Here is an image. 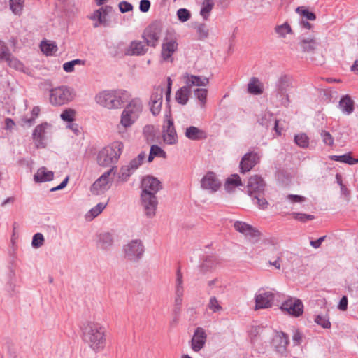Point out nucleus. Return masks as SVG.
<instances>
[{
  "mask_svg": "<svg viewBox=\"0 0 358 358\" xmlns=\"http://www.w3.org/2000/svg\"><path fill=\"white\" fill-rule=\"evenodd\" d=\"M83 341L95 352L102 351L106 344V329L101 323L88 321L82 327Z\"/></svg>",
  "mask_w": 358,
  "mask_h": 358,
  "instance_id": "nucleus-1",
  "label": "nucleus"
},
{
  "mask_svg": "<svg viewBox=\"0 0 358 358\" xmlns=\"http://www.w3.org/2000/svg\"><path fill=\"white\" fill-rule=\"evenodd\" d=\"M143 105L138 98H134L125 106L120 116V124L117 125L118 133L121 135L127 132L139 118L143 112Z\"/></svg>",
  "mask_w": 358,
  "mask_h": 358,
  "instance_id": "nucleus-2",
  "label": "nucleus"
},
{
  "mask_svg": "<svg viewBox=\"0 0 358 358\" xmlns=\"http://www.w3.org/2000/svg\"><path fill=\"white\" fill-rule=\"evenodd\" d=\"M124 149V144L120 141H114L108 146L103 148L97 154L96 161L103 167L116 166Z\"/></svg>",
  "mask_w": 358,
  "mask_h": 358,
  "instance_id": "nucleus-3",
  "label": "nucleus"
},
{
  "mask_svg": "<svg viewBox=\"0 0 358 358\" xmlns=\"http://www.w3.org/2000/svg\"><path fill=\"white\" fill-rule=\"evenodd\" d=\"M128 92L123 90H104L95 96L97 104L108 109H117L121 108Z\"/></svg>",
  "mask_w": 358,
  "mask_h": 358,
  "instance_id": "nucleus-4",
  "label": "nucleus"
},
{
  "mask_svg": "<svg viewBox=\"0 0 358 358\" xmlns=\"http://www.w3.org/2000/svg\"><path fill=\"white\" fill-rule=\"evenodd\" d=\"M247 192L253 203L259 209L265 210L268 208V202L264 197L265 183L261 177L255 175L249 178Z\"/></svg>",
  "mask_w": 358,
  "mask_h": 358,
  "instance_id": "nucleus-5",
  "label": "nucleus"
},
{
  "mask_svg": "<svg viewBox=\"0 0 358 358\" xmlns=\"http://www.w3.org/2000/svg\"><path fill=\"white\" fill-rule=\"evenodd\" d=\"M74 90L66 85L52 88L50 92V102L52 106H60L73 100Z\"/></svg>",
  "mask_w": 358,
  "mask_h": 358,
  "instance_id": "nucleus-6",
  "label": "nucleus"
},
{
  "mask_svg": "<svg viewBox=\"0 0 358 358\" xmlns=\"http://www.w3.org/2000/svg\"><path fill=\"white\" fill-rule=\"evenodd\" d=\"M294 87V79L287 74L280 75L275 83L277 95L282 98V104L288 106L290 102L288 92Z\"/></svg>",
  "mask_w": 358,
  "mask_h": 358,
  "instance_id": "nucleus-7",
  "label": "nucleus"
},
{
  "mask_svg": "<svg viewBox=\"0 0 358 358\" xmlns=\"http://www.w3.org/2000/svg\"><path fill=\"white\" fill-rule=\"evenodd\" d=\"M178 38L174 33L167 32L162 44L161 57L163 61L172 62L173 55L178 50Z\"/></svg>",
  "mask_w": 358,
  "mask_h": 358,
  "instance_id": "nucleus-8",
  "label": "nucleus"
},
{
  "mask_svg": "<svg viewBox=\"0 0 358 358\" xmlns=\"http://www.w3.org/2000/svg\"><path fill=\"white\" fill-rule=\"evenodd\" d=\"M124 257L131 262H137L143 256L145 247L140 239H134L124 245Z\"/></svg>",
  "mask_w": 358,
  "mask_h": 358,
  "instance_id": "nucleus-9",
  "label": "nucleus"
},
{
  "mask_svg": "<svg viewBox=\"0 0 358 358\" xmlns=\"http://www.w3.org/2000/svg\"><path fill=\"white\" fill-rule=\"evenodd\" d=\"M117 171V166H112L109 170L104 172L92 185L90 191L93 194L99 195L110 187V184L113 182V178L110 176L112 173L115 174Z\"/></svg>",
  "mask_w": 358,
  "mask_h": 358,
  "instance_id": "nucleus-10",
  "label": "nucleus"
},
{
  "mask_svg": "<svg viewBox=\"0 0 358 358\" xmlns=\"http://www.w3.org/2000/svg\"><path fill=\"white\" fill-rule=\"evenodd\" d=\"M162 31V25L159 22H155L150 24L143 34V38L147 45L155 48L161 36Z\"/></svg>",
  "mask_w": 358,
  "mask_h": 358,
  "instance_id": "nucleus-11",
  "label": "nucleus"
},
{
  "mask_svg": "<svg viewBox=\"0 0 358 358\" xmlns=\"http://www.w3.org/2000/svg\"><path fill=\"white\" fill-rule=\"evenodd\" d=\"M141 201L145 216L148 218L154 217L158 205L156 195L148 192L141 193Z\"/></svg>",
  "mask_w": 358,
  "mask_h": 358,
  "instance_id": "nucleus-12",
  "label": "nucleus"
},
{
  "mask_svg": "<svg viewBox=\"0 0 358 358\" xmlns=\"http://www.w3.org/2000/svg\"><path fill=\"white\" fill-rule=\"evenodd\" d=\"M145 158V152H141L136 158L131 159L129 164L122 166L120 171V178L123 181H127L143 164Z\"/></svg>",
  "mask_w": 358,
  "mask_h": 358,
  "instance_id": "nucleus-13",
  "label": "nucleus"
},
{
  "mask_svg": "<svg viewBox=\"0 0 358 358\" xmlns=\"http://www.w3.org/2000/svg\"><path fill=\"white\" fill-rule=\"evenodd\" d=\"M166 121L162 127L163 140L168 145H174L178 142V136L174 127L173 120L169 114L165 115Z\"/></svg>",
  "mask_w": 358,
  "mask_h": 358,
  "instance_id": "nucleus-14",
  "label": "nucleus"
},
{
  "mask_svg": "<svg viewBox=\"0 0 358 358\" xmlns=\"http://www.w3.org/2000/svg\"><path fill=\"white\" fill-rule=\"evenodd\" d=\"M275 299V294L272 291H264L260 289L255 294V309H264L271 308Z\"/></svg>",
  "mask_w": 358,
  "mask_h": 358,
  "instance_id": "nucleus-15",
  "label": "nucleus"
},
{
  "mask_svg": "<svg viewBox=\"0 0 358 358\" xmlns=\"http://www.w3.org/2000/svg\"><path fill=\"white\" fill-rule=\"evenodd\" d=\"M281 310L294 317H299L303 313V304L300 299L289 298L285 301L280 307Z\"/></svg>",
  "mask_w": 358,
  "mask_h": 358,
  "instance_id": "nucleus-16",
  "label": "nucleus"
},
{
  "mask_svg": "<svg viewBox=\"0 0 358 358\" xmlns=\"http://www.w3.org/2000/svg\"><path fill=\"white\" fill-rule=\"evenodd\" d=\"M162 187L160 181L153 176H147L141 181V193L148 192L156 195Z\"/></svg>",
  "mask_w": 358,
  "mask_h": 358,
  "instance_id": "nucleus-17",
  "label": "nucleus"
},
{
  "mask_svg": "<svg viewBox=\"0 0 358 358\" xmlns=\"http://www.w3.org/2000/svg\"><path fill=\"white\" fill-rule=\"evenodd\" d=\"M234 227L237 231L243 234L246 237L253 239L255 241H257L260 236V232L258 230L246 222L236 221Z\"/></svg>",
  "mask_w": 358,
  "mask_h": 358,
  "instance_id": "nucleus-18",
  "label": "nucleus"
},
{
  "mask_svg": "<svg viewBox=\"0 0 358 358\" xmlns=\"http://www.w3.org/2000/svg\"><path fill=\"white\" fill-rule=\"evenodd\" d=\"M259 161L257 153L248 152L244 155L240 162L241 173L250 171Z\"/></svg>",
  "mask_w": 358,
  "mask_h": 358,
  "instance_id": "nucleus-19",
  "label": "nucleus"
},
{
  "mask_svg": "<svg viewBox=\"0 0 358 358\" xmlns=\"http://www.w3.org/2000/svg\"><path fill=\"white\" fill-rule=\"evenodd\" d=\"M220 182L213 172H208L203 177L201 181V187L212 192L217 191L220 187Z\"/></svg>",
  "mask_w": 358,
  "mask_h": 358,
  "instance_id": "nucleus-20",
  "label": "nucleus"
},
{
  "mask_svg": "<svg viewBox=\"0 0 358 358\" xmlns=\"http://www.w3.org/2000/svg\"><path fill=\"white\" fill-rule=\"evenodd\" d=\"M206 338L205 330L201 327H197L191 341L192 350L195 352L201 350L206 343Z\"/></svg>",
  "mask_w": 358,
  "mask_h": 358,
  "instance_id": "nucleus-21",
  "label": "nucleus"
},
{
  "mask_svg": "<svg viewBox=\"0 0 358 358\" xmlns=\"http://www.w3.org/2000/svg\"><path fill=\"white\" fill-rule=\"evenodd\" d=\"M183 79L185 80V86L189 90H191V87L194 86L206 87L209 83V80L206 77L194 76L187 73L183 76Z\"/></svg>",
  "mask_w": 358,
  "mask_h": 358,
  "instance_id": "nucleus-22",
  "label": "nucleus"
},
{
  "mask_svg": "<svg viewBox=\"0 0 358 358\" xmlns=\"http://www.w3.org/2000/svg\"><path fill=\"white\" fill-rule=\"evenodd\" d=\"M49 127L47 122L42 123L36 126L33 131L32 138L35 142L36 146L39 148H45V130Z\"/></svg>",
  "mask_w": 358,
  "mask_h": 358,
  "instance_id": "nucleus-23",
  "label": "nucleus"
},
{
  "mask_svg": "<svg viewBox=\"0 0 358 358\" xmlns=\"http://www.w3.org/2000/svg\"><path fill=\"white\" fill-rule=\"evenodd\" d=\"M258 122L260 124L266 127V128L271 127V128L275 131L278 136L281 134V131L278 127V121L275 118L271 113L268 111L264 112L261 118L259 119Z\"/></svg>",
  "mask_w": 358,
  "mask_h": 358,
  "instance_id": "nucleus-24",
  "label": "nucleus"
},
{
  "mask_svg": "<svg viewBox=\"0 0 358 358\" xmlns=\"http://www.w3.org/2000/svg\"><path fill=\"white\" fill-rule=\"evenodd\" d=\"M289 343V336L282 332H278L273 339V344L276 350L281 354L286 352L287 347Z\"/></svg>",
  "mask_w": 358,
  "mask_h": 358,
  "instance_id": "nucleus-25",
  "label": "nucleus"
},
{
  "mask_svg": "<svg viewBox=\"0 0 358 358\" xmlns=\"http://www.w3.org/2000/svg\"><path fill=\"white\" fill-rule=\"evenodd\" d=\"M113 10V7L110 6H106L100 8L99 9L94 12L91 19L93 20H97L94 23V27H98L101 24L106 25V17Z\"/></svg>",
  "mask_w": 358,
  "mask_h": 358,
  "instance_id": "nucleus-26",
  "label": "nucleus"
},
{
  "mask_svg": "<svg viewBox=\"0 0 358 358\" xmlns=\"http://www.w3.org/2000/svg\"><path fill=\"white\" fill-rule=\"evenodd\" d=\"M148 46L145 42L134 41L127 48L125 54L127 55H143L147 52Z\"/></svg>",
  "mask_w": 358,
  "mask_h": 358,
  "instance_id": "nucleus-27",
  "label": "nucleus"
},
{
  "mask_svg": "<svg viewBox=\"0 0 358 358\" xmlns=\"http://www.w3.org/2000/svg\"><path fill=\"white\" fill-rule=\"evenodd\" d=\"M299 45L304 52H313L319 45V42L315 36L301 37Z\"/></svg>",
  "mask_w": 358,
  "mask_h": 358,
  "instance_id": "nucleus-28",
  "label": "nucleus"
},
{
  "mask_svg": "<svg viewBox=\"0 0 358 358\" xmlns=\"http://www.w3.org/2000/svg\"><path fill=\"white\" fill-rule=\"evenodd\" d=\"M185 136L192 141H198L205 139L206 138V133L194 126H190L186 129Z\"/></svg>",
  "mask_w": 358,
  "mask_h": 358,
  "instance_id": "nucleus-29",
  "label": "nucleus"
},
{
  "mask_svg": "<svg viewBox=\"0 0 358 358\" xmlns=\"http://www.w3.org/2000/svg\"><path fill=\"white\" fill-rule=\"evenodd\" d=\"M54 173L51 171H48L44 166L39 168L36 173L34 176V180L36 182H44L51 181L53 180Z\"/></svg>",
  "mask_w": 358,
  "mask_h": 358,
  "instance_id": "nucleus-30",
  "label": "nucleus"
},
{
  "mask_svg": "<svg viewBox=\"0 0 358 358\" xmlns=\"http://www.w3.org/2000/svg\"><path fill=\"white\" fill-rule=\"evenodd\" d=\"M339 108L346 115H350L355 109V102L349 95L342 96L339 101Z\"/></svg>",
  "mask_w": 358,
  "mask_h": 358,
  "instance_id": "nucleus-31",
  "label": "nucleus"
},
{
  "mask_svg": "<svg viewBox=\"0 0 358 358\" xmlns=\"http://www.w3.org/2000/svg\"><path fill=\"white\" fill-rule=\"evenodd\" d=\"M242 182L241 179L238 174H232L229 176L225 183H224V189L229 193L233 192L235 187L241 186Z\"/></svg>",
  "mask_w": 358,
  "mask_h": 358,
  "instance_id": "nucleus-32",
  "label": "nucleus"
},
{
  "mask_svg": "<svg viewBox=\"0 0 358 358\" xmlns=\"http://www.w3.org/2000/svg\"><path fill=\"white\" fill-rule=\"evenodd\" d=\"M192 92L185 85L180 88L176 93V100L178 103L185 105L191 94Z\"/></svg>",
  "mask_w": 358,
  "mask_h": 358,
  "instance_id": "nucleus-33",
  "label": "nucleus"
},
{
  "mask_svg": "<svg viewBox=\"0 0 358 358\" xmlns=\"http://www.w3.org/2000/svg\"><path fill=\"white\" fill-rule=\"evenodd\" d=\"M113 243V238L108 232L102 233L99 236V245L103 250L108 249Z\"/></svg>",
  "mask_w": 358,
  "mask_h": 358,
  "instance_id": "nucleus-34",
  "label": "nucleus"
},
{
  "mask_svg": "<svg viewBox=\"0 0 358 358\" xmlns=\"http://www.w3.org/2000/svg\"><path fill=\"white\" fill-rule=\"evenodd\" d=\"M143 136L148 143H154L156 140L155 127L151 124L145 125L143 129Z\"/></svg>",
  "mask_w": 358,
  "mask_h": 358,
  "instance_id": "nucleus-35",
  "label": "nucleus"
},
{
  "mask_svg": "<svg viewBox=\"0 0 358 358\" xmlns=\"http://www.w3.org/2000/svg\"><path fill=\"white\" fill-rule=\"evenodd\" d=\"M5 61L7 62L10 67L13 68L17 71L27 73V70H28L25 68L21 61L13 57L11 54L9 55V57H8Z\"/></svg>",
  "mask_w": 358,
  "mask_h": 358,
  "instance_id": "nucleus-36",
  "label": "nucleus"
},
{
  "mask_svg": "<svg viewBox=\"0 0 358 358\" xmlns=\"http://www.w3.org/2000/svg\"><path fill=\"white\" fill-rule=\"evenodd\" d=\"M248 91L252 94L262 93L261 83L257 78L252 77L248 84Z\"/></svg>",
  "mask_w": 358,
  "mask_h": 358,
  "instance_id": "nucleus-37",
  "label": "nucleus"
},
{
  "mask_svg": "<svg viewBox=\"0 0 358 358\" xmlns=\"http://www.w3.org/2000/svg\"><path fill=\"white\" fill-rule=\"evenodd\" d=\"M183 276L178 268L176 272V278L175 282V294L184 295Z\"/></svg>",
  "mask_w": 358,
  "mask_h": 358,
  "instance_id": "nucleus-38",
  "label": "nucleus"
},
{
  "mask_svg": "<svg viewBox=\"0 0 358 358\" xmlns=\"http://www.w3.org/2000/svg\"><path fill=\"white\" fill-rule=\"evenodd\" d=\"M213 6L214 2L213 0H203L200 10V15L204 20H207L208 18Z\"/></svg>",
  "mask_w": 358,
  "mask_h": 358,
  "instance_id": "nucleus-39",
  "label": "nucleus"
},
{
  "mask_svg": "<svg viewBox=\"0 0 358 358\" xmlns=\"http://www.w3.org/2000/svg\"><path fill=\"white\" fill-rule=\"evenodd\" d=\"M194 94L199 101L200 107L204 108L206 103L208 90L205 88H197L194 90Z\"/></svg>",
  "mask_w": 358,
  "mask_h": 358,
  "instance_id": "nucleus-40",
  "label": "nucleus"
},
{
  "mask_svg": "<svg viewBox=\"0 0 358 358\" xmlns=\"http://www.w3.org/2000/svg\"><path fill=\"white\" fill-rule=\"evenodd\" d=\"M207 308L213 313H220L221 312L223 311V308L221 306L220 302L217 300V299L215 296H211L209 299Z\"/></svg>",
  "mask_w": 358,
  "mask_h": 358,
  "instance_id": "nucleus-41",
  "label": "nucleus"
},
{
  "mask_svg": "<svg viewBox=\"0 0 358 358\" xmlns=\"http://www.w3.org/2000/svg\"><path fill=\"white\" fill-rule=\"evenodd\" d=\"M315 322L324 329H330L331 327L329 317L327 313L324 315L319 314L315 317Z\"/></svg>",
  "mask_w": 358,
  "mask_h": 358,
  "instance_id": "nucleus-42",
  "label": "nucleus"
},
{
  "mask_svg": "<svg viewBox=\"0 0 358 358\" xmlns=\"http://www.w3.org/2000/svg\"><path fill=\"white\" fill-rule=\"evenodd\" d=\"M24 0H9V6L15 15H20L23 10Z\"/></svg>",
  "mask_w": 358,
  "mask_h": 358,
  "instance_id": "nucleus-43",
  "label": "nucleus"
},
{
  "mask_svg": "<svg viewBox=\"0 0 358 358\" xmlns=\"http://www.w3.org/2000/svg\"><path fill=\"white\" fill-rule=\"evenodd\" d=\"M275 31L281 38H285L288 34H292V29L287 22L277 25L275 27Z\"/></svg>",
  "mask_w": 358,
  "mask_h": 358,
  "instance_id": "nucleus-44",
  "label": "nucleus"
},
{
  "mask_svg": "<svg viewBox=\"0 0 358 358\" xmlns=\"http://www.w3.org/2000/svg\"><path fill=\"white\" fill-rule=\"evenodd\" d=\"M41 49L47 55H52L57 51V47L54 43L47 41L41 43Z\"/></svg>",
  "mask_w": 358,
  "mask_h": 358,
  "instance_id": "nucleus-45",
  "label": "nucleus"
},
{
  "mask_svg": "<svg viewBox=\"0 0 358 358\" xmlns=\"http://www.w3.org/2000/svg\"><path fill=\"white\" fill-rule=\"evenodd\" d=\"M295 143L301 148H307L309 145V138L306 134H300L295 135Z\"/></svg>",
  "mask_w": 358,
  "mask_h": 358,
  "instance_id": "nucleus-46",
  "label": "nucleus"
},
{
  "mask_svg": "<svg viewBox=\"0 0 358 358\" xmlns=\"http://www.w3.org/2000/svg\"><path fill=\"white\" fill-rule=\"evenodd\" d=\"M329 158L331 160L336 162H340L343 163H346L350 165H352V157L350 156V154H345L343 155H331Z\"/></svg>",
  "mask_w": 358,
  "mask_h": 358,
  "instance_id": "nucleus-47",
  "label": "nucleus"
},
{
  "mask_svg": "<svg viewBox=\"0 0 358 358\" xmlns=\"http://www.w3.org/2000/svg\"><path fill=\"white\" fill-rule=\"evenodd\" d=\"M263 330V328L259 326L252 327L248 331L251 342H255L262 334Z\"/></svg>",
  "mask_w": 358,
  "mask_h": 358,
  "instance_id": "nucleus-48",
  "label": "nucleus"
},
{
  "mask_svg": "<svg viewBox=\"0 0 358 358\" xmlns=\"http://www.w3.org/2000/svg\"><path fill=\"white\" fill-rule=\"evenodd\" d=\"M76 111L73 109L69 108L64 110L60 115L62 120L71 122L75 120Z\"/></svg>",
  "mask_w": 358,
  "mask_h": 358,
  "instance_id": "nucleus-49",
  "label": "nucleus"
},
{
  "mask_svg": "<svg viewBox=\"0 0 358 358\" xmlns=\"http://www.w3.org/2000/svg\"><path fill=\"white\" fill-rule=\"evenodd\" d=\"M320 136H321L322 142L325 145H329V146H332L334 145V137L332 136V135L329 132H328L325 130H322L320 132Z\"/></svg>",
  "mask_w": 358,
  "mask_h": 358,
  "instance_id": "nucleus-50",
  "label": "nucleus"
},
{
  "mask_svg": "<svg viewBox=\"0 0 358 358\" xmlns=\"http://www.w3.org/2000/svg\"><path fill=\"white\" fill-rule=\"evenodd\" d=\"M177 17L181 22H185L190 19L191 13L186 8H180L177 10Z\"/></svg>",
  "mask_w": 358,
  "mask_h": 358,
  "instance_id": "nucleus-51",
  "label": "nucleus"
},
{
  "mask_svg": "<svg viewBox=\"0 0 358 358\" xmlns=\"http://www.w3.org/2000/svg\"><path fill=\"white\" fill-rule=\"evenodd\" d=\"M196 33L199 40H203L208 36V29L205 24H199L196 27Z\"/></svg>",
  "mask_w": 358,
  "mask_h": 358,
  "instance_id": "nucleus-52",
  "label": "nucleus"
},
{
  "mask_svg": "<svg viewBox=\"0 0 358 358\" xmlns=\"http://www.w3.org/2000/svg\"><path fill=\"white\" fill-rule=\"evenodd\" d=\"M163 93L164 90L162 87H158L155 88L150 96V101L162 102Z\"/></svg>",
  "mask_w": 358,
  "mask_h": 358,
  "instance_id": "nucleus-53",
  "label": "nucleus"
},
{
  "mask_svg": "<svg viewBox=\"0 0 358 358\" xmlns=\"http://www.w3.org/2000/svg\"><path fill=\"white\" fill-rule=\"evenodd\" d=\"M44 243L43 235L41 233H36L34 235L32 238L31 245L35 248L41 247Z\"/></svg>",
  "mask_w": 358,
  "mask_h": 358,
  "instance_id": "nucleus-54",
  "label": "nucleus"
},
{
  "mask_svg": "<svg viewBox=\"0 0 358 358\" xmlns=\"http://www.w3.org/2000/svg\"><path fill=\"white\" fill-rule=\"evenodd\" d=\"M296 11L308 20H315L316 19L315 13L309 11L308 9L298 7Z\"/></svg>",
  "mask_w": 358,
  "mask_h": 358,
  "instance_id": "nucleus-55",
  "label": "nucleus"
},
{
  "mask_svg": "<svg viewBox=\"0 0 358 358\" xmlns=\"http://www.w3.org/2000/svg\"><path fill=\"white\" fill-rule=\"evenodd\" d=\"M106 203H99L96 206L92 208L90 211L89 214L91 215L92 218H94L98 216L106 208Z\"/></svg>",
  "mask_w": 358,
  "mask_h": 358,
  "instance_id": "nucleus-56",
  "label": "nucleus"
},
{
  "mask_svg": "<svg viewBox=\"0 0 358 358\" xmlns=\"http://www.w3.org/2000/svg\"><path fill=\"white\" fill-rule=\"evenodd\" d=\"M182 297L183 295L175 294L173 313L176 315H179L180 312V308L182 303Z\"/></svg>",
  "mask_w": 358,
  "mask_h": 358,
  "instance_id": "nucleus-57",
  "label": "nucleus"
},
{
  "mask_svg": "<svg viewBox=\"0 0 358 358\" xmlns=\"http://www.w3.org/2000/svg\"><path fill=\"white\" fill-rule=\"evenodd\" d=\"M152 155L155 157H159L162 158H166V152L158 145H152L150 148V150Z\"/></svg>",
  "mask_w": 358,
  "mask_h": 358,
  "instance_id": "nucleus-58",
  "label": "nucleus"
},
{
  "mask_svg": "<svg viewBox=\"0 0 358 358\" xmlns=\"http://www.w3.org/2000/svg\"><path fill=\"white\" fill-rule=\"evenodd\" d=\"M10 54L5 43L0 41V61L6 60Z\"/></svg>",
  "mask_w": 358,
  "mask_h": 358,
  "instance_id": "nucleus-59",
  "label": "nucleus"
},
{
  "mask_svg": "<svg viewBox=\"0 0 358 358\" xmlns=\"http://www.w3.org/2000/svg\"><path fill=\"white\" fill-rule=\"evenodd\" d=\"M292 215L294 219L302 222H306L308 220H312L315 218L314 215H307L304 213H294Z\"/></svg>",
  "mask_w": 358,
  "mask_h": 358,
  "instance_id": "nucleus-60",
  "label": "nucleus"
},
{
  "mask_svg": "<svg viewBox=\"0 0 358 358\" xmlns=\"http://www.w3.org/2000/svg\"><path fill=\"white\" fill-rule=\"evenodd\" d=\"M119 8L121 13H124L133 10V6L127 1H122L119 3Z\"/></svg>",
  "mask_w": 358,
  "mask_h": 358,
  "instance_id": "nucleus-61",
  "label": "nucleus"
},
{
  "mask_svg": "<svg viewBox=\"0 0 358 358\" xmlns=\"http://www.w3.org/2000/svg\"><path fill=\"white\" fill-rule=\"evenodd\" d=\"M292 341L294 345H299L302 342V334L298 329H293Z\"/></svg>",
  "mask_w": 358,
  "mask_h": 358,
  "instance_id": "nucleus-62",
  "label": "nucleus"
},
{
  "mask_svg": "<svg viewBox=\"0 0 358 358\" xmlns=\"http://www.w3.org/2000/svg\"><path fill=\"white\" fill-rule=\"evenodd\" d=\"M150 110L154 115H157L159 113L162 105V102L160 101H150Z\"/></svg>",
  "mask_w": 358,
  "mask_h": 358,
  "instance_id": "nucleus-63",
  "label": "nucleus"
},
{
  "mask_svg": "<svg viewBox=\"0 0 358 358\" xmlns=\"http://www.w3.org/2000/svg\"><path fill=\"white\" fill-rule=\"evenodd\" d=\"M286 199L292 203H301L305 201L306 200V198L304 196L296 194H288L286 196Z\"/></svg>",
  "mask_w": 358,
  "mask_h": 358,
  "instance_id": "nucleus-64",
  "label": "nucleus"
}]
</instances>
